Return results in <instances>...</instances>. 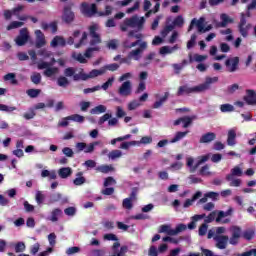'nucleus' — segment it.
<instances>
[{"mask_svg":"<svg viewBox=\"0 0 256 256\" xmlns=\"http://www.w3.org/2000/svg\"><path fill=\"white\" fill-rule=\"evenodd\" d=\"M24 23L19 22V21H12L8 26H7V31H11L13 29H19V27H23Z\"/></svg>","mask_w":256,"mask_h":256,"instance_id":"nucleus-45","label":"nucleus"},{"mask_svg":"<svg viewBox=\"0 0 256 256\" xmlns=\"http://www.w3.org/2000/svg\"><path fill=\"white\" fill-rule=\"evenodd\" d=\"M38 55L40 57H44V59H47L49 57H52L53 53L51 51H48L47 49H42L38 51Z\"/></svg>","mask_w":256,"mask_h":256,"instance_id":"nucleus-58","label":"nucleus"},{"mask_svg":"<svg viewBox=\"0 0 256 256\" xmlns=\"http://www.w3.org/2000/svg\"><path fill=\"white\" fill-rule=\"evenodd\" d=\"M61 203V205H65V203H69V199L63 198V194L56 192L53 194H50L48 203L50 205H53L55 203Z\"/></svg>","mask_w":256,"mask_h":256,"instance_id":"nucleus-12","label":"nucleus"},{"mask_svg":"<svg viewBox=\"0 0 256 256\" xmlns=\"http://www.w3.org/2000/svg\"><path fill=\"white\" fill-rule=\"evenodd\" d=\"M0 111H5L6 113H13V111H17V107L0 104Z\"/></svg>","mask_w":256,"mask_h":256,"instance_id":"nucleus-49","label":"nucleus"},{"mask_svg":"<svg viewBox=\"0 0 256 256\" xmlns=\"http://www.w3.org/2000/svg\"><path fill=\"white\" fill-rule=\"evenodd\" d=\"M116 183L115 178L109 176L104 180V187H110V185H115Z\"/></svg>","mask_w":256,"mask_h":256,"instance_id":"nucleus-62","label":"nucleus"},{"mask_svg":"<svg viewBox=\"0 0 256 256\" xmlns=\"http://www.w3.org/2000/svg\"><path fill=\"white\" fill-rule=\"evenodd\" d=\"M64 213L68 217H74V215L77 214V208L70 206V207L64 209Z\"/></svg>","mask_w":256,"mask_h":256,"instance_id":"nucleus-48","label":"nucleus"},{"mask_svg":"<svg viewBox=\"0 0 256 256\" xmlns=\"http://www.w3.org/2000/svg\"><path fill=\"white\" fill-rule=\"evenodd\" d=\"M148 256H159V250H157V247L150 246L148 250Z\"/></svg>","mask_w":256,"mask_h":256,"instance_id":"nucleus-64","label":"nucleus"},{"mask_svg":"<svg viewBox=\"0 0 256 256\" xmlns=\"http://www.w3.org/2000/svg\"><path fill=\"white\" fill-rule=\"evenodd\" d=\"M138 48L131 50L128 55H130V58L133 61H141V58L143 57V53L147 51L149 44L147 41H140L137 45Z\"/></svg>","mask_w":256,"mask_h":256,"instance_id":"nucleus-5","label":"nucleus"},{"mask_svg":"<svg viewBox=\"0 0 256 256\" xmlns=\"http://www.w3.org/2000/svg\"><path fill=\"white\" fill-rule=\"evenodd\" d=\"M4 81H11L12 85H17L19 82L17 81L15 73H8L4 76Z\"/></svg>","mask_w":256,"mask_h":256,"instance_id":"nucleus-41","label":"nucleus"},{"mask_svg":"<svg viewBox=\"0 0 256 256\" xmlns=\"http://www.w3.org/2000/svg\"><path fill=\"white\" fill-rule=\"evenodd\" d=\"M64 75L65 77H73V81H75V68L73 67H68L64 70Z\"/></svg>","mask_w":256,"mask_h":256,"instance_id":"nucleus-52","label":"nucleus"},{"mask_svg":"<svg viewBox=\"0 0 256 256\" xmlns=\"http://www.w3.org/2000/svg\"><path fill=\"white\" fill-rule=\"evenodd\" d=\"M99 75H105V69H93L86 74L85 72L80 71L77 75H74V81H87V79H95V77H99Z\"/></svg>","mask_w":256,"mask_h":256,"instance_id":"nucleus-6","label":"nucleus"},{"mask_svg":"<svg viewBox=\"0 0 256 256\" xmlns=\"http://www.w3.org/2000/svg\"><path fill=\"white\" fill-rule=\"evenodd\" d=\"M29 41V32L27 31V28H22L20 30V35L16 38V44L18 47H23L25 43Z\"/></svg>","mask_w":256,"mask_h":256,"instance_id":"nucleus-15","label":"nucleus"},{"mask_svg":"<svg viewBox=\"0 0 256 256\" xmlns=\"http://www.w3.org/2000/svg\"><path fill=\"white\" fill-rule=\"evenodd\" d=\"M129 251V247L127 246H121L120 250L118 252H114L112 256H125V253Z\"/></svg>","mask_w":256,"mask_h":256,"instance_id":"nucleus-61","label":"nucleus"},{"mask_svg":"<svg viewBox=\"0 0 256 256\" xmlns=\"http://www.w3.org/2000/svg\"><path fill=\"white\" fill-rule=\"evenodd\" d=\"M122 155H123V152H121V150H112L108 154V157L109 159H112V161H114V159H119V157H121Z\"/></svg>","mask_w":256,"mask_h":256,"instance_id":"nucleus-47","label":"nucleus"},{"mask_svg":"<svg viewBox=\"0 0 256 256\" xmlns=\"http://www.w3.org/2000/svg\"><path fill=\"white\" fill-rule=\"evenodd\" d=\"M189 133V131H185V132H176L175 136L173 137V139L170 140V143H177L179 141H181V139H184V137H187V134Z\"/></svg>","mask_w":256,"mask_h":256,"instance_id":"nucleus-30","label":"nucleus"},{"mask_svg":"<svg viewBox=\"0 0 256 256\" xmlns=\"http://www.w3.org/2000/svg\"><path fill=\"white\" fill-rule=\"evenodd\" d=\"M96 171L98 173H111V171H115V168L112 165H100L98 167H96Z\"/></svg>","mask_w":256,"mask_h":256,"instance_id":"nucleus-26","label":"nucleus"},{"mask_svg":"<svg viewBox=\"0 0 256 256\" xmlns=\"http://www.w3.org/2000/svg\"><path fill=\"white\" fill-rule=\"evenodd\" d=\"M229 215H233V208H229L226 212L219 211L218 216L216 218V223H221L223 217H229Z\"/></svg>","mask_w":256,"mask_h":256,"instance_id":"nucleus-27","label":"nucleus"},{"mask_svg":"<svg viewBox=\"0 0 256 256\" xmlns=\"http://www.w3.org/2000/svg\"><path fill=\"white\" fill-rule=\"evenodd\" d=\"M194 25H196L199 33H202L203 29L205 27V18L204 17H200L199 20L195 19Z\"/></svg>","mask_w":256,"mask_h":256,"instance_id":"nucleus-37","label":"nucleus"},{"mask_svg":"<svg viewBox=\"0 0 256 256\" xmlns=\"http://www.w3.org/2000/svg\"><path fill=\"white\" fill-rule=\"evenodd\" d=\"M107 111V107L105 105L95 106L90 110L91 115H99L101 113H105Z\"/></svg>","mask_w":256,"mask_h":256,"instance_id":"nucleus-28","label":"nucleus"},{"mask_svg":"<svg viewBox=\"0 0 256 256\" xmlns=\"http://www.w3.org/2000/svg\"><path fill=\"white\" fill-rule=\"evenodd\" d=\"M57 63V60L55 58H51L50 62H40L38 64V69L43 70L47 67H53Z\"/></svg>","mask_w":256,"mask_h":256,"instance_id":"nucleus-33","label":"nucleus"},{"mask_svg":"<svg viewBox=\"0 0 256 256\" xmlns=\"http://www.w3.org/2000/svg\"><path fill=\"white\" fill-rule=\"evenodd\" d=\"M167 99H169V92H165L164 96L153 104V109H159V107H162L163 103H165Z\"/></svg>","mask_w":256,"mask_h":256,"instance_id":"nucleus-32","label":"nucleus"},{"mask_svg":"<svg viewBox=\"0 0 256 256\" xmlns=\"http://www.w3.org/2000/svg\"><path fill=\"white\" fill-rule=\"evenodd\" d=\"M195 119H197V116L182 117L183 128L187 129V127H189V125H191L193 123V121H195Z\"/></svg>","mask_w":256,"mask_h":256,"instance_id":"nucleus-31","label":"nucleus"},{"mask_svg":"<svg viewBox=\"0 0 256 256\" xmlns=\"http://www.w3.org/2000/svg\"><path fill=\"white\" fill-rule=\"evenodd\" d=\"M138 145H149L153 143V138L151 136H143L140 141H137Z\"/></svg>","mask_w":256,"mask_h":256,"instance_id":"nucleus-53","label":"nucleus"},{"mask_svg":"<svg viewBox=\"0 0 256 256\" xmlns=\"http://www.w3.org/2000/svg\"><path fill=\"white\" fill-rule=\"evenodd\" d=\"M243 100L248 105H256L255 90H251V89L246 90V95L243 97Z\"/></svg>","mask_w":256,"mask_h":256,"instance_id":"nucleus-18","label":"nucleus"},{"mask_svg":"<svg viewBox=\"0 0 256 256\" xmlns=\"http://www.w3.org/2000/svg\"><path fill=\"white\" fill-rule=\"evenodd\" d=\"M62 21H64V23H67V25H69V24L73 23V21H75V13H73V11L71 10V7L64 8Z\"/></svg>","mask_w":256,"mask_h":256,"instance_id":"nucleus-16","label":"nucleus"},{"mask_svg":"<svg viewBox=\"0 0 256 256\" xmlns=\"http://www.w3.org/2000/svg\"><path fill=\"white\" fill-rule=\"evenodd\" d=\"M41 73L39 72H34L31 76H30V80L32 81V83L34 85H39V83H41Z\"/></svg>","mask_w":256,"mask_h":256,"instance_id":"nucleus-39","label":"nucleus"},{"mask_svg":"<svg viewBox=\"0 0 256 256\" xmlns=\"http://www.w3.org/2000/svg\"><path fill=\"white\" fill-rule=\"evenodd\" d=\"M183 231H187V225L185 224H178L175 229H171L169 225H161L158 233H166V235L173 237L179 235V233H183Z\"/></svg>","mask_w":256,"mask_h":256,"instance_id":"nucleus-7","label":"nucleus"},{"mask_svg":"<svg viewBox=\"0 0 256 256\" xmlns=\"http://www.w3.org/2000/svg\"><path fill=\"white\" fill-rule=\"evenodd\" d=\"M44 69H45L43 72L44 77H53L59 73L58 67L48 66Z\"/></svg>","mask_w":256,"mask_h":256,"instance_id":"nucleus-23","label":"nucleus"},{"mask_svg":"<svg viewBox=\"0 0 256 256\" xmlns=\"http://www.w3.org/2000/svg\"><path fill=\"white\" fill-rule=\"evenodd\" d=\"M237 132H235L234 129H230L228 131V137H227V145H229V147H233L237 144Z\"/></svg>","mask_w":256,"mask_h":256,"instance_id":"nucleus-20","label":"nucleus"},{"mask_svg":"<svg viewBox=\"0 0 256 256\" xmlns=\"http://www.w3.org/2000/svg\"><path fill=\"white\" fill-rule=\"evenodd\" d=\"M67 45V40L63 36H55L50 42V47H65Z\"/></svg>","mask_w":256,"mask_h":256,"instance_id":"nucleus-19","label":"nucleus"},{"mask_svg":"<svg viewBox=\"0 0 256 256\" xmlns=\"http://www.w3.org/2000/svg\"><path fill=\"white\" fill-rule=\"evenodd\" d=\"M69 85V79L65 76H59L57 79V86L63 87L64 89Z\"/></svg>","mask_w":256,"mask_h":256,"instance_id":"nucleus-35","label":"nucleus"},{"mask_svg":"<svg viewBox=\"0 0 256 256\" xmlns=\"http://www.w3.org/2000/svg\"><path fill=\"white\" fill-rule=\"evenodd\" d=\"M252 27L253 26L251 25V23L247 24V18H245V14L242 13L240 17V22L238 24V31L240 35H242L244 38H247L249 36V30Z\"/></svg>","mask_w":256,"mask_h":256,"instance_id":"nucleus-8","label":"nucleus"},{"mask_svg":"<svg viewBox=\"0 0 256 256\" xmlns=\"http://www.w3.org/2000/svg\"><path fill=\"white\" fill-rule=\"evenodd\" d=\"M141 42V40H136L131 42L129 39H126L122 42V46L124 49H133V47H137V45Z\"/></svg>","mask_w":256,"mask_h":256,"instance_id":"nucleus-29","label":"nucleus"},{"mask_svg":"<svg viewBox=\"0 0 256 256\" xmlns=\"http://www.w3.org/2000/svg\"><path fill=\"white\" fill-rule=\"evenodd\" d=\"M82 13L86 15V17H93V15H98V17H109L111 13H113V7L110 5L105 6L104 12H97V4H87L82 3Z\"/></svg>","mask_w":256,"mask_h":256,"instance_id":"nucleus-4","label":"nucleus"},{"mask_svg":"<svg viewBox=\"0 0 256 256\" xmlns=\"http://www.w3.org/2000/svg\"><path fill=\"white\" fill-rule=\"evenodd\" d=\"M61 215H63V210L60 208L53 209L51 212L50 221H52V223H56V221H59V217H61Z\"/></svg>","mask_w":256,"mask_h":256,"instance_id":"nucleus-24","label":"nucleus"},{"mask_svg":"<svg viewBox=\"0 0 256 256\" xmlns=\"http://www.w3.org/2000/svg\"><path fill=\"white\" fill-rule=\"evenodd\" d=\"M115 81L114 77L109 78L102 86H100V89H103L104 91H107L109 87H113V82Z\"/></svg>","mask_w":256,"mask_h":256,"instance_id":"nucleus-51","label":"nucleus"},{"mask_svg":"<svg viewBox=\"0 0 256 256\" xmlns=\"http://www.w3.org/2000/svg\"><path fill=\"white\" fill-rule=\"evenodd\" d=\"M133 91V86L131 84V81H125L122 83V85L120 86L118 93L119 95H121L122 97H129V95H131V92Z\"/></svg>","mask_w":256,"mask_h":256,"instance_id":"nucleus-14","label":"nucleus"},{"mask_svg":"<svg viewBox=\"0 0 256 256\" xmlns=\"http://www.w3.org/2000/svg\"><path fill=\"white\" fill-rule=\"evenodd\" d=\"M135 145H139V142L138 141H130V142H123L121 145H120V149H129V147H133Z\"/></svg>","mask_w":256,"mask_h":256,"instance_id":"nucleus-54","label":"nucleus"},{"mask_svg":"<svg viewBox=\"0 0 256 256\" xmlns=\"http://www.w3.org/2000/svg\"><path fill=\"white\" fill-rule=\"evenodd\" d=\"M155 52H150L144 57V67H147V65H151V61L155 59Z\"/></svg>","mask_w":256,"mask_h":256,"instance_id":"nucleus-46","label":"nucleus"},{"mask_svg":"<svg viewBox=\"0 0 256 256\" xmlns=\"http://www.w3.org/2000/svg\"><path fill=\"white\" fill-rule=\"evenodd\" d=\"M184 23L185 20L183 19V16H177L173 21L174 27H183Z\"/></svg>","mask_w":256,"mask_h":256,"instance_id":"nucleus-57","label":"nucleus"},{"mask_svg":"<svg viewBox=\"0 0 256 256\" xmlns=\"http://www.w3.org/2000/svg\"><path fill=\"white\" fill-rule=\"evenodd\" d=\"M229 236L227 235H215L214 241H216L217 249H227V244L229 243Z\"/></svg>","mask_w":256,"mask_h":256,"instance_id":"nucleus-13","label":"nucleus"},{"mask_svg":"<svg viewBox=\"0 0 256 256\" xmlns=\"http://www.w3.org/2000/svg\"><path fill=\"white\" fill-rule=\"evenodd\" d=\"M88 31L91 38L89 42L90 47L86 49L84 57H86L87 59H91V57H93L94 51H101V47L96 45H101L103 40L101 39V34L97 32L99 31L98 24H93L89 26Z\"/></svg>","mask_w":256,"mask_h":256,"instance_id":"nucleus-2","label":"nucleus"},{"mask_svg":"<svg viewBox=\"0 0 256 256\" xmlns=\"http://www.w3.org/2000/svg\"><path fill=\"white\" fill-rule=\"evenodd\" d=\"M220 111L222 113H233L235 111V107L231 104H222L220 105Z\"/></svg>","mask_w":256,"mask_h":256,"instance_id":"nucleus-36","label":"nucleus"},{"mask_svg":"<svg viewBox=\"0 0 256 256\" xmlns=\"http://www.w3.org/2000/svg\"><path fill=\"white\" fill-rule=\"evenodd\" d=\"M81 248L77 246L70 247L66 250V255H75V253H79Z\"/></svg>","mask_w":256,"mask_h":256,"instance_id":"nucleus-63","label":"nucleus"},{"mask_svg":"<svg viewBox=\"0 0 256 256\" xmlns=\"http://www.w3.org/2000/svg\"><path fill=\"white\" fill-rule=\"evenodd\" d=\"M35 35H36V43H35L36 49H41V47H45V45H47V41H45V34H43L41 30H36Z\"/></svg>","mask_w":256,"mask_h":256,"instance_id":"nucleus-17","label":"nucleus"},{"mask_svg":"<svg viewBox=\"0 0 256 256\" xmlns=\"http://www.w3.org/2000/svg\"><path fill=\"white\" fill-rule=\"evenodd\" d=\"M219 77H206L205 82L199 84L198 86L189 87L187 85L180 86L177 91V96L181 97L183 95H191V93H203L204 91H209L213 83H217Z\"/></svg>","mask_w":256,"mask_h":256,"instance_id":"nucleus-1","label":"nucleus"},{"mask_svg":"<svg viewBox=\"0 0 256 256\" xmlns=\"http://www.w3.org/2000/svg\"><path fill=\"white\" fill-rule=\"evenodd\" d=\"M199 175H201L202 177H209V175H211V172L209 171V165H204L200 169Z\"/></svg>","mask_w":256,"mask_h":256,"instance_id":"nucleus-55","label":"nucleus"},{"mask_svg":"<svg viewBox=\"0 0 256 256\" xmlns=\"http://www.w3.org/2000/svg\"><path fill=\"white\" fill-rule=\"evenodd\" d=\"M256 9V0H252L250 4L247 5L246 17H251V11Z\"/></svg>","mask_w":256,"mask_h":256,"instance_id":"nucleus-56","label":"nucleus"},{"mask_svg":"<svg viewBox=\"0 0 256 256\" xmlns=\"http://www.w3.org/2000/svg\"><path fill=\"white\" fill-rule=\"evenodd\" d=\"M225 67L228 73H235V71H239V57L235 56L233 58H228L225 61Z\"/></svg>","mask_w":256,"mask_h":256,"instance_id":"nucleus-11","label":"nucleus"},{"mask_svg":"<svg viewBox=\"0 0 256 256\" xmlns=\"http://www.w3.org/2000/svg\"><path fill=\"white\" fill-rule=\"evenodd\" d=\"M145 23V18H139L137 15L132 16L131 18H126L124 20V24L127 27H137L138 29H143V25Z\"/></svg>","mask_w":256,"mask_h":256,"instance_id":"nucleus-9","label":"nucleus"},{"mask_svg":"<svg viewBox=\"0 0 256 256\" xmlns=\"http://www.w3.org/2000/svg\"><path fill=\"white\" fill-rule=\"evenodd\" d=\"M111 117H113V115H111L110 113L104 114L102 117L99 118L98 125H103L106 121H109Z\"/></svg>","mask_w":256,"mask_h":256,"instance_id":"nucleus-60","label":"nucleus"},{"mask_svg":"<svg viewBox=\"0 0 256 256\" xmlns=\"http://www.w3.org/2000/svg\"><path fill=\"white\" fill-rule=\"evenodd\" d=\"M195 160H193L192 157L187 159V165L188 167H191V172L194 173V171H197V169H199V167L201 165H203V163H206V161H209V156L204 155V156H200L198 158V161L195 163V165H193Z\"/></svg>","mask_w":256,"mask_h":256,"instance_id":"nucleus-10","label":"nucleus"},{"mask_svg":"<svg viewBox=\"0 0 256 256\" xmlns=\"http://www.w3.org/2000/svg\"><path fill=\"white\" fill-rule=\"evenodd\" d=\"M72 173L73 170L70 167L60 168L58 171V175L61 179H67V177H70Z\"/></svg>","mask_w":256,"mask_h":256,"instance_id":"nucleus-25","label":"nucleus"},{"mask_svg":"<svg viewBox=\"0 0 256 256\" xmlns=\"http://www.w3.org/2000/svg\"><path fill=\"white\" fill-rule=\"evenodd\" d=\"M66 119H70V121H74L75 123L85 122V117L79 114H73V115L67 116Z\"/></svg>","mask_w":256,"mask_h":256,"instance_id":"nucleus-34","label":"nucleus"},{"mask_svg":"<svg viewBox=\"0 0 256 256\" xmlns=\"http://www.w3.org/2000/svg\"><path fill=\"white\" fill-rule=\"evenodd\" d=\"M25 249H26V246L24 242H18L15 244V253H23Z\"/></svg>","mask_w":256,"mask_h":256,"instance_id":"nucleus-59","label":"nucleus"},{"mask_svg":"<svg viewBox=\"0 0 256 256\" xmlns=\"http://www.w3.org/2000/svg\"><path fill=\"white\" fill-rule=\"evenodd\" d=\"M220 19L222 20V22L218 24V27H227V24L232 22L227 14H221Z\"/></svg>","mask_w":256,"mask_h":256,"instance_id":"nucleus-42","label":"nucleus"},{"mask_svg":"<svg viewBox=\"0 0 256 256\" xmlns=\"http://www.w3.org/2000/svg\"><path fill=\"white\" fill-rule=\"evenodd\" d=\"M215 139H217V135L214 132H208L201 136L199 143H211Z\"/></svg>","mask_w":256,"mask_h":256,"instance_id":"nucleus-22","label":"nucleus"},{"mask_svg":"<svg viewBox=\"0 0 256 256\" xmlns=\"http://www.w3.org/2000/svg\"><path fill=\"white\" fill-rule=\"evenodd\" d=\"M231 237L229 239L230 245H239V239L243 237L246 241H251L255 238V231L253 230H246L242 233L241 227L239 226H232L230 228Z\"/></svg>","mask_w":256,"mask_h":256,"instance_id":"nucleus-3","label":"nucleus"},{"mask_svg":"<svg viewBox=\"0 0 256 256\" xmlns=\"http://www.w3.org/2000/svg\"><path fill=\"white\" fill-rule=\"evenodd\" d=\"M243 175V170L239 166H235L231 173L226 176V181H233L234 177H241Z\"/></svg>","mask_w":256,"mask_h":256,"instance_id":"nucleus-21","label":"nucleus"},{"mask_svg":"<svg viewBox=\"0 0 256 256\" xmlns=\"http://www.w3.org/2000/svg\"><path fill=\"white\" fill-rule=\"evenodd\" d=\"M28 97H31V99H35L36 97H39L41 95V90L40 89H28L26 91Z\"/></svg>","mask_w":256,"mask_h":256,"instance_id":"nucleus-44","label":"nucleus"},{"mask_svg":"<svg viewBox=\"0 0 256 256\" xmlns=\"http://www.w3.org/2000/svg\"><path fill=\"white\" fill-rule=\"evenodd\" d=\"M87 37H88L87 32H83L79 42L75 44V48L79 49L83 47V45L87 43Z\"/></svg>","mask_w":256,"mask_h":256,"instance_id":"nucleus-38","label":"nucleus"},{"mask_svg":"<svg viewBox=\"0 0 256 256\" xmlns=\"http://www.w3.org/2000/svg\"><path fill=\"white\" fill-rule=\"evenodd\" d=\"M122 207L128 210L133 209V200H131L130 198H125L122 202Z\"/></svg>","mask_w":256,"mask_h":256,"instance_id":"nucleus-50","label":"nucleus"},{"mask_svg":"<svg viewBox=\"0 0 256 256\" xmlns=\"http://www.w3.org/2000/svg\"><path fill=\"white\" fill-rule=\"evenodd\" d=\"M76 176L78 177L74 179L73 181L74 185L76 186L83 185V183H85V177H83V172H78Z\"/></svg>","mask_w":256,"mask_h":256,"instance_id":"nucleus-43","label":"nucleus"},{"mask_svg":"<svg viewBox=\"0 0 256 256\" xmlns=\"http://www.w3.org/2000/svg\"><path fill=\"white\" fill-rule=\"evenodd\" d=\"M35 201L37 205H43V202L45 201V194H43V191H37L35 195Z\"/></svg>","mask_w":256,"mask_h":256,"instance_id":"nucleus-40","label":"nucleus"}]
</instances>
